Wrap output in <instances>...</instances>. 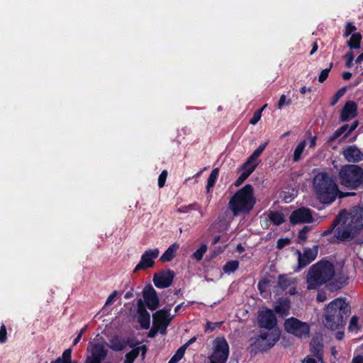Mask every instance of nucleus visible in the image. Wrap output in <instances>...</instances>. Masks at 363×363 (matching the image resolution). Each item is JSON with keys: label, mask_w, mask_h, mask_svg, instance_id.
<instances>
[{"label": "nucleus", "mask_w": 363, "mask_h": 363, "mask_svg": "<svg viewBox=\"0 0 363 363\" xmlns=\"http://www.w3.org/2000/svg\"><path fill=\"white\" fill-rule=\"evenodd\" d=\"M313 187L317 200L322 204L330 205L337 198L338 185L333 177L326 172H319L314 177Z\"/></svg>", "instance_id": "obj_1"}, {"label": "nucleus", "mask_w": 363, "mask_h": 363, "mask_svg": "<svg viewBox=\"0 0 363 363\" xmlns=\"http://www.w3.org/2000/svg\"><path fill=\"white\" fill-rule=\"evenodd\" d=\"M324 323L326 328L335 330L343 327L350 314V306L345 298L333 300L324 310Z\"/></svg>", "instance_id": "obj_2"}, {"label": "nucleus", "mask_w": 363, "mask_h": 363, "mask_svg": "<svg viewBox=\"0 0 363 363\" xmlns=\"http://www.w3.org/2000/svg\"><path fill=\"white\" fill-rule=\"evenodd\" d=\"M255 203L253 186L247 184L234 194L229 201L228 206L233 215L238 216L240 214H249Z\"/></svg>", "instance_id": "obj_3"}, {"label": "nucleus", "mask_w": 363, "mask_h": 363, "mask_svg": "<svg viewBox=\"0 0 363 363\" xmlns=\"http://www.w3.org/2000/svg\"><path fill=\"white\" fill-rule=\"evenodd\" d=\"M363 228V211H353L335 230V238L341 242L353 240Z\"/></svg>", "instance_id": "obj_4"}, {"label": "nucleus", "mask_w": 363, "mask_h": 363, "mask_svg": "<svg viewBox=\"0 0 363 363\" xmlns=\"http://www.w3.org/2000/svg\"><path fill=\"white\" fill-rule=\"evenodd\" d=\"M335 274L334 265L329 261L321 260L312 265L307 275L308 289L317 287L330 281Z\"/></svg>", "instance_id": "obj_5"}, {"label": "nucleus", "mask_w": 363, "mask_h": 363, "mask_svg": "<svg viewBox=\"0 0 363 363\" xmlns=\"http://www.w3.org/2000/svg\"><path fill=\"white\" fill-rule=\"evenodd\" d=\"M337 177L341 186L356 190L363 185V169L357 164H345L340 169Z\"/></svg>", "instance_id": "obj_6"}, {"label": "nucleus", "mask_w": 363, "mask_h": 363, "mask_svg": "<svg viewBox=\"0 0 363 363\" xmlns=\"http://www.w3.org/2000/svg\"><path fill=\"white\" fill-rule=\"evenodd\" d=\"M284 327L288 333L300 339L307 338L310 335L309 324L294 317L285 320Z\"/></svg>", "instance_id": "obj_7"}, {"label": "nucleus", "mask_w": 363, "mask_h": 363, "mask_svg": "<svg viewBox=\"0 0 363 363\" xmlns=\"http://www.w3.org/2000/svg\"><path fill=\"white\" fill-rule=\"evenodd\" d=\"M229 357V345L224 337H217L213 341V352L210 363H226Z\"/></svg>", "instance_id": "obj_8"}, {"label": "nucleus", "mask_w": 363, "mask_h": 363, "mask_svg": "<svg viewBox=\"0 0 363 363\" xmlns=\"http://www.w3.org/2000/svg\"><path fill=\"white\" fill-rule=\"evenodd\" d=\"M279 336L280 334L276 330L261 332L253 345L259 352H266L276 344L279 340Z\"/></svg>", "instance_id": "obj_9"}, {"label": "nucleus", "mask_w": 363, "mask_h": 363, "mask_svg": "<svg viewBox=\"0 0 363 363\" xmlns=\"http://www.w3.org/2000/svg\"><path fill=\"white\" fill-rule=\"evenodd\" d=\"M160 251L157 248L150 249L142 255L140 261L135 266L133 272H138L140 270H145L147 268L153 267L155 264V259L159 255Z\"/></svg>", "instance_id": "obj_10"}, {"label": "nucleus", "mask_w": 363, "mask_h": 363, "mask_svg": "<svg viewBox=\"0 0 363 363\" xmlns=\"http://www.w3.org/2000/svg\"><path fill=\"white\" fill-rule=\"evenodd\" d=\"M175 274L174 271L167 269L155 273L153 276V282L158 289H165L171 286Z\"/></svg>", "instance_id": "obj_11"}, {"label": "nucleus", "mask_w": 363, "mask_h": 363, "mask_svg": "<svg viewBox=\"0 0 363 363\" xmlns=\"http://www.w3.org/2000/svg\"><path fill=\"white\" fill-rule=\"evenodd\" d=\"M289 220L293 225L298 223H310L313 220L312 211L308 208H299L291 213Z\"/></svg>", "instance_id": "obj_12"}, {"label": "nucleus", "mask_w": 363, "mask_h": 363, "mask_svg": "<svg viewBox=\"0 0 363 363\" xmlns=\"http://www.w3.org/2000/svg\"><path fill=\"white\" fill-rule=\"evenodd\" d=\"M168 311L160 310L153 314V325L158 328L161 334L167 333V328L170 323Z\"/></svg>", "instance_id": "obj_13"}, {"label": "nucleus", "mask_w": 363, "mask_h": 363, "mask_svg": "<svg viewBox=\"0 0 363 363\" xmlns=\"http://www.w3.org/2000/svg\"><path fill=\"white\" fill-rule=\"evenodd\" d=\"M143 296L147 307L155 311L160 305V300L155 289L152 285L146 286L143 291Z\"/></svg>", "instance_id": "obj_14"}, {"label": "nucleus", "mask_w": 363, "mask_h": 363, "mask_svg": "<svg viewBox=\"0 0 363 363\" xmlns=\"http://www.w3.org/2000/svg\"><path fill=\"white\" fill-rule=\"evenodd\" d=\"M108 354V350H106L104 345L95 343L91 349V356L88 357L86 363H101Z\"/></svg>", "instance_id": "obj_15"}, {"label": "nucleus", "mask_w": 363, "mask_h": 363, "mask_svg": "<svg viewBox=\"0 0 363 363\" xmlns=\"http://www.w3.org/2000/svg\"><path fill=\"white\" fill-rule=\"evenodd\" d=\"M298 254L297 270H300L315 259L318 255V248L316 246L314 247V249L307 248L304 250L303 254H301L300 251H298Z\"/></svg>", "instance_id": "obj_16"}, {"label": "nucleus", "mask_w": 363, "mask_h": 363, "mask_svg": "<svg viewBox=\"0 0 363 363\" xmlns=\"http://www.w3.org/2000/svg\"><path fill=\"white\" fill-rule=\"evenodd\" d=\"M357 116V104L354 101H347L345 102L340 111V121L347 122Z\"/></svg>", "instance_id": "obj_17"}, {"label": "nucleus", "mask_w": 363, "mask_h": 363, "mask_svg": "<svg viewBox=\"0 0 363 363\" xmlns=\"http://www.w3.org/2000/svg\"><path fill=\"white\" fill-rule=\"evenodd\" d=\"M258 323L261 328L268 329L269 331L277 325V320L272 311L267 309L259 314Z\"/></svg>", "instance_id": "obj_18"}, {"label": "nucleus", "mask_w": 363, "mask_h": 363, "mask_svg": "<svg viewBox=\"0 0 363 363\" xmlns=\"http://www.w3.org/2000/svg\"><path fill=\"white\" fill-rule=\"evenodd\" d=\"M342 155L349 162L357 163L363 160V153L356 145L347 146L343 150Z\"/></svg>", "instance_id": "obj_19"}, {"label": "nucleus", "mask_w": 363, "mask_h": 363, "mask_svg": "<svg viewBox=\"0 0 363 363\" xmlns=\"http://www.w3.org/2000/svg\"><path fill=\"white\" fill-rule=\"evenodd\" d=\"M138 313L139 315L138 322L141 327L144 329H148L150 324V315L141 299L138 301Z\"/></svg>", "instance_id": "obj_20"}, {"label": "nucleus", "mask_w": 363, "mask_h": 363, "mask_svg": "<svg viewBox=\"0 0 363 363\" xmlns=\"http://www.w3.org/2000/svg\"><path fill=\"white\" fill-rule=\"evenodd\" d=\"M147 351V347L145 345L133 349L126 353L124 363H134L135 359L139 356L140 352H141L143 358H145Z\"/></svg>", "instance_id": "obj_21"}, {"label": "nucleus", "mask_w": 363, "mask_h": 363, "mask_svg": "<svg viewBox=\"0 0 363 363\" xmlns=\"http://www.w3.org/2000/svg\"><path fill=\"white\" fill-rule=\"evenodd\" d=\"M290 300L287 298H279L277 305L275 306V311L281 316H286L289 313Z\"/></svg>", "instance_id": "obj_22"}, {"label": "nucleus", "mask_w": 363, "mask_h": 363, "mask_svg": "<svg viewBox=\"0 0 363 363\" xmlns=\"http://www.w3.org/2000/svg\"><path fill=\"white\" fill-rule=\"evenodd\" d=\"M296 284L295 279L291 278L288 274H279L278 277L277 286L283 291H286L291 285Z\"/></svg>", "instance_id": "obj_23"}, {"label": "nucleus", "mask_w": 363, "mask_h": 363, "mask_svg": "<svg viewBox=\"0 0 363 363\" xmlns=\"http://www.w3.org/2000/svg\"><path fill=\"white\" fill-rule=\"evenodd\" d=\"M179 247V245L176 242L171 245L160 257V261L162 262L172 261L176 256V252Z\"/></svg>", "instance_id": "obj_24"}, {"label": "nucleus", "mask_w": 363, "mask_h": 363, "mask_svg": "<svg viewBox=\"0 0 363 363\" xmlns=\"http://www.w3.org/2000/svg\"><path fill=\"white\" fill-rule=\"evenodd\" d=\"M109 342L108 346L113 351H122L125 348V339L121 338L118 335H114Z\"/></svg>", "instance_id": "obj_25"}, {"label": "nucleus", "mask_w": 363, "mask_h": 363, "mask_svg": "<svg viewBox=\"0 0 363 363\" xmlns=\"http://www.w3.org/2000/svg\"><path fill=\"white\" fill-rule=\"evenodd\" d=\"M266 214L273 225L276 226L281 225L285 221L284 215L281 212L277 211H269Z\"/></svg>", "instance_id": "obj_26"}, {"label": "nucleus", "mask_w": 363, "mask_h": 363, "mask_svg": "<svg viewBox=\"0 0 363 363\" xmlns=\"http://www.w3.org/2000/svg\"><path fill=\"white\" fill-rule=\"evenodd\" d=\"M362 34L360 33H354L352 34L350 40L347 42V45L350 49H359L362 41Z\"/></svg>", "instance_id": "obj_27"}, {"label": "nucleus", "mask_w": 363, "mask_h": 363, "mask_svg": "<svg viewBox=\"0 0 363 363\" xmlns=\"http://www.w3.org/2000/svg\"><path fill=\"white\" fill-rule=\"evenodd\" d=\"M240 170L243 172L241 173L240 177L237 179L235 182V185L236 186H240L247 178L255 170V165L253 167H250L249 169H242L240 167Z\"/></svg>", "instance_id": "obj_28"}, {"label": "nucleus", "mask_w": 363, "mask_h": 363, "mask_svg": "<svg viewBox=\"0 0 363 363\" xmlns=\"http://www.w3.org/2000/svg\"><path fill=\"white\" fill-rule=\"evenodd\" d=\"M349 125L345 124L342 125L340 128L337 129L331 136H330L327 140L328 144L333 143L337 138L340 137L342 134H345L346 132L348 130Z\"/></svg>", "instance_id": "obj_29"}, {"label": "nucleus", "mask_w": 363, "mask_h": 363, "mask_svg": "<svg viewBox=\"0 0 363 363\" xmlns=\"http://www.w3.org/2000/svg\"><path fill=\"white\" fill-rule=\"evenodd\" d=\"M218 174H219L218 168H215L211 171V172L208 178L207 185L206 186L207 192H209L211 191V188H213V186L215 185L217 178L218 177Z\"/></svg>", "instance_id": "obj_30"}, {"label": "nucleus", "mask_w": 363, "mask_h": 363, "mask_svg": "<svg viewBox=\"0 0 363 363\" xmlns=\"http://www.w3.org/2000/svg\"><path fill=\"white\" fill-rule=\"evenodd\" d=\"M193 210L198 211L200 213L201 216H203V212L201 209V206L196 202L190 203L186 206H182L177 209V211L182 213H186Z\"/></svg>", "instance_id": "obj_31"}, {"label": "nucleus", "mask_w": 363, "mask_h": 363, "mask_svg": "<svg viewBox=\"0 0 363 363\" xmlns=\"http://www.w3.org/2000/svg\"><path fill=\"white\" fill-rule=\"evenodd\" d=\"M306 147V141L302 140L301 141L295 148L294 155H293V160L294 162H298L301 160V155L304 150V148Z\"/></svg>", "instance_id": "obj_32"}, {"label": "nucleus", "mask_w": 363, "mask_h": 363, "mask_svg": "<svg viewBox=\"0 0 363 363\" xmlns=\"http://www.w3.org/2000/svg\"><path fill=\"white\" fill-rule=\"evenodd\" d=\"M239 267V262L237 260L228 261L223 267L225 273L234 272Z\"/></svg>", "instance_id": "obj_33"}, {"label": "nucleus", "mask_w": 363, "mask_h": 363, "mask_svg": "<svg viewBox=\"0 0 363 363\" xmlns=\"http://www.w3.org/2000/svg\"><path fill=\"white\" fill-rule=\"evenodd\" d=\"M347 86H343V87L340 88V89H338L335 92V94L333 96V97L331 98V100L330 102V106H335L338 102L340 99L345 95V94L347 91Z\"/></svg>", "instance_id": "obj_34"}, {"label": "nucleus", "mask_w": 363, "mask_h": 363, "mask_svg": "<svg viewBox=\"0 0 363 363\" xmlns=\"http://www.w3.org/2000/svg\"><path fill=\"white\" fill-rule=\"evenodd\" d=\"M208 247L206 244H201L200 247L193 253L192 257L196 261L203 259V255L206 252Z\"/></svg>", "instance_id": "obj_35"}, {"label": "nucleus", "mask_w": 363, "mask_h": 363, "mask_svg": "<svg viewBox=\"0 0 363 363\" xmlns=\"http://www.w3.org/2000/svg\"><path fill=\"white\" fill-rule=\"evenodd\" d=\"M359 318L356 315H353L349 323L348 330L352 333H357L360 328L358 324Z\"/></svg>", "instance_id": "obj_36"}, {"label": "nucleus", "mask_w": 363, "mask_h": 363, "mask_svg": "<svg viewBox=\"0 0 363 363\" xmlns=\"http://www.w3.org/2000/svg\"><path fill=\"white\" fill-rule=\"evenodd\" d=\"M267 106V104H264L262 107L257 109L253 114L252 117L250 120V123L251 125H256L259 120L261 119L262 111L264 110V108Z\"/></svg>", "instance_id": "obj_37"}, {"label": "nucleus", "mask_w": 363, "mask_h": 363, "mask_svg": "<svg viewBox=\"0 0 363 363\" xmlns=\"http://www.w3.org/2000/svg\"><path fill=\"white\" fill-rule=\"evenodd\" d=\"M258 158L252 154L246 160V162L242 165V169H249L250 167L255 165V168L257 166V160Z\"/></svg>", "instance_id": "obj_38"}, {"label": "nucleus", "mask_w": 363, "mask_h": 363, "mask_svg": "<svg viewBox=\"0 0 363 363\" xmlns=\"http://www.w3.org/2000/svg\"><path fill=\"white\" fill-rule=\"evenodd\" d=\"M184 347H180L168 363H177L184 357Z\"/></svg>", "instance_id": "obj_39"}, {"label": "nucleus", "mask_w": 363, "mask_h": 363, "mask_svg": "<svg viewBox=\"0 0 363 363\" xmlns=\"http://www.w3.org/2000/svg\"><path fill=\"white\" fill-rule=\"evenodd\" d=\"M357 30L356 26L352 22H347L345 26V30L343 33V37L345 38H347L349 35H352V33H355Z\"/></svg>", "instance_id": "obj_40"}, {"label": "nucleus", "mask_w": 363, "mask_h": 363, "mask_svg": "<svg viewBox=\"0 0 363 363\" xmlns=\"http://www.w3.org/2000/svg\"><path fill=\"white\" fill-rule=\"evenodd\" d=\"M333 66V63L330 62L328 68H325L321 71L318 76V82L320 83H323L327 79L329 75V72H330Z\"/></svg>", "instance_id": "obj_41"}, {"label": "nucleus", "mask_w": 363, "mask_h": 363, "mask_svg": "<svg viewBox=\"0 0 363 363\" xmlns=\"http://www.w3.org/2000/svg\"><path fill=\"white\" fill-rule=\"evenodd\" d=\"M340 218L338 216H337L333 221V223L330 225V227L328 229L324 230L321 233V235L327 236V235L331 234L334 230H335V228H336L337 225H338L340 224Z\"/></svg>", "instance_id": "obj_42"}, {"label": "nucleus", "mask_w": 363, "mask_h": 363, "mask_svg": "<svg viewBox=\"0 0 363 363\" xmlns=\"http://www.w3.org/2000/svg\"><path fill=\"white\" fill-rule=\"evenodd\" d=\"M309 227L305 225L299 232L298 235V242L299 244H302L307 239V233L309 231Z\"/></svg>", "instance_id": "obj_43"}, {"label": "nucleus", "mask_w": 363, "mask_h": 363, "mask_svg": "<svg viewBox=\"0 0 363 363\" xmlns=\"http://www.w3.org/2000/svg\"><path fill=\"white\" fill-rule=\"evenodd\" d=\"M270 281L268 278L264 277L262 279L259 280L257 284V289L261 294L267 291V287L269 284Z\"/></svg>", "instance_id": "obj_44"}, {"label": "nucleus", "mask_w": 363, "mask_h": 363, "mask_svg": "<svg viewBox=\"0 0 363 363\" xmlns=\"http://www.w3.org/2000/svg\"><path fill=\"white\" fill-rule=\"evenodd\" d=\"M291 104V99L286 100V96L284 94L281 95L278 104L277 108L281 109L285 105L289 106Z\"/></svg>", "instance_id": "obj_45"}, {"label": "nucleus", "mask_w": 363, "mask_h": 363, "mask_svg": "<svg viewBox=\"0 0 363 363\" xmlns=\"http://www.w3.org/2000/svg\"><path fill=\"white\" fill-rule=\"evenodd\" d=\"M167 175L168 172L166 169L163 170L160 174L158 177V186L160 188H162L164 186Z\"/></svg>", "instance_id": "obj_46"}, {"label": "nucleus", "mask_w": 363, "mask_h": 363, "mask_svg": "<svg viewBox=\"0 0 363 363\" xmlns=\"http://www.w3.org/2000/svg\"><path fill=\"white\" fill-rule=\"evenodd\" d=\"M7 341V330L4 324L0 327V343L4 344Z\"/></svg>", "instance_id": "obj_47"}, {"label": "nucleus", "mask_w": 363, "mask_h": 363, "mask_svg": "<svg viewBox=\"0 0 363 363\" xmlns=\"http://www.w3.org/2000/svg\"><path fill=\"white\" fill-rule=\"evenodd\" d=\"M223 324V322H216V323H212V322H207L205 328V330H210L211 332L216 330L217 328H220V325Z\"/></svg>", "instance_id": "obj_48"}, {"label": "nucleus", "mask_w": 363, "mask_h": 363, "mask_svg": "<svg viewBox=\"0 0 363 363\" xmlns=\"http://www.w3.org/2000/svg\"><path fill=\"white\" fill-rule=\"evenodd\" d=\"M345 58L346 59L345 66L348 68H350L353 65L354 60V55L352 52H348L345 55Z\"/></svg>", "instance_id": "obj_49"}, {"label": "nucleus", "mask_w": 363, "mask_h": 363, "mask_svg": "<svg viewBox=\"0 0 363 363\" xmlns=\"http://www.w3.org/2000/svg\"><path fill=\"white\" fill-rule=\"evenodd\" d=\"M291 243V240L289 238H279L277 242V247L278 249H282L284 247L289 245Z\"/></svg>", "instance_id": "obj_50"}, {"label": "nucleus", "mask_w": 363, "mask_h": 363, "mask_svg": "<svg viewBox=\"0 0 363 363\" xmlns=\"http://www.w3.org/2000/svg\"><path fill=\"white\" fill-rule=\"evenodd\" d=\"M302 363H325L321 357H318L315 359L313 357L308 356L303 361Z\"/></svg>", "instance_id": "obj_51"}, {"label": "nucleus", "mask_w": 363, "mask_h": 363, "mask_svg": "<svg viewBox=\"0 0 363 363\" xmlns=\"http://www.w3.org/2000/svg\"><path fill=\"white\" fill-rule=\"evenodd\" d=\"M140 342H138V340L136 339H134V338H127L125 339V347L126 346H129L130 347H132L133 349L137 347L138 345L139 344Z\"/></svg>", "instance_id": "obj_52"}, {"label": "nucleus", "mask_w": 363, "mask_h": 363, "mask_svg": "<svg viewBox=\"0 0 363 363\" xmlns=\"http://www.w3.org/2000/svg\"><path fill=\"white\" fill-rule=\"evenodd\" d=\"M359 125V121H354L351 125H349L348 130L346 132V133L344 135V138H347L348 135L351 134L352 132H353Z\"/></svg>", "instance_id": "obj_53"}, {"label": "nucleus", "mask_w": 363, "mask_h": 363, "mask_svg": "<svg viewBox=\"0 0 363 363\" xmlns=\"http://www.w3.org/2000/svg\"><path fill=\"white\" fill-rule=\"evenodd\" d=\"M267 143L260 145L253 152L252 154L256 156L257 158L261 155V154L264 150Z\"/></svg>", "instance_id": "obj_54"}, {"label": "nucleus", "mask_w": 363, "mask_h": 363, "mask_svg": "<svg viewBox=\"0 0 363 363\" xmlns=\"http://www.w3.org/2000/svg\"><path fill=\"white\" fill-rule=\"evenodd\" d=\"M158 331H159L158 328L153 325L152 328L150 330V331L147 333V337H150V338L155 337L156 336V335L157 334Z\"/></svg>", "instance_id": "obj_55"}, {"label": "nucleus", "mask_w": 363, "mask_h": 363, "mask_svg": "<svg viewBox=\"0 0 363 363\" xmlns=\"http://www.w3.org/2000/svg\"><path fill=\"white\" fill-rule=\"evenodd\" d=\"M323 349V345L321 344H318L316 346L314 345L313 342L311 343V350L312 352H317V353H319L320 351H321Z\"/></svg>", "instance_id": "obj_56"}, {"label": "nucleus", "mask_w": 363, "mask_h": 363, "mask_svg": "<svg viewBox=\"0 0 363 363\" xmlns=\"http://www.w3.org/2000/svg\"><path fill=\"white\" fill-rule=\"evenodd\" d=\"M354 195H356L355 192H343L339 189L337 197L340 199H343V198H345L347 196H354Z\"/></svg>", "instance_id": "obj_57"}, {"label": "nucleus", "mask_w": 363, "mask_h": 363, "mask_svg": "<svg viewBox=\"0 0 363 363\" xmlns=\"http://www.w3.org/2000/svg\"><path fill=\"white\" fill-rule=\"evenodd\" d=\"M196 337H193L191 339H189L184 345L182 346V347H184V350L186 351V348L189 345L193 344L194 342H196Z\"/></svg>", "instance_id": "obj_58"}, {"label": "nucleus", "mask_w": 363, "mask_h": 363, "mask_svg": "<svg viewBox=\"0 0 363 363\" xmlns=\"http://www.w3.org/2000/svg\"><path fill=\"white\" fill-rule=\"evenodd\" d=\"M326 295L324 293H318L317 295V301L318 302H323L326 299Z\"/></svg>", "instance_id": "obj_59"}, {"label": "nucleus", "mask_w": 363, "mask_h": 363, "mask_svg": "<svg viewBox=\"0 0 363 363\" xmlns=\"http://www.w3.org/2000/svg\"><path fill=\"white\" fill-rule=\"evenodd\" d=\"M288 289H289L288 294H289L290 295H295L297 294L296 284L291 285Z\"/></svg>", "instance_id": "obj_60"}, {"label": "nucleus", "mask_w": 363, "mask_h": 363, "mask_svg": "<svg viewBox=\"0 0 363 363\" xmlns=\"http://www.w3.org/2000/svg\"><path fill=\"white\" fill-rule=\"evenodd\" d=\"M316 139H317L316 136H313V137L311 138V140L309 141V147L313 148V147H315V145H316Z\"/></svg>", "instance_id": "obj_61"}, {"label": "nucleus", "mask_w": 363, "mask_h": 363, "mask_svg": "<svg viewBox=\"0 0 363 363\" xmlns=\"http://www.w3.org/2000/svg\"><path fill=\"white\" fill-rule=\"evenodd\" d=\"M116 294H117L116 291H114L111 294H110L106 300V304L110 303L113 300V298L116 297Z\"/></svg>", "instance_id": "obj_62"}, {"label": "nucleus", "mask_w": 363, "mask_h": 363, "mask_svg": "<svg viewBox=\"0 0 363 363\" xmlns=\"http://www.w3.org/2000/svg\"><path fill=\"white\" fill-rule=\"evenodd\" d=\"M342 77L344 80H349L352 77V73L350 72H344L342 74Z\"/></svg>", "instance_id": "obj_63"}, {"label": "nucleus", "mask_w": 363, "mask_h": 363, "mask_svg": "<svg viewBox=\"0 0 363 363\" xmlns=\"http://www.w3.org/2000/svg\"><path fill=\"white\" fill-rule=\"evenodd\" d=\"M352 363H363V357L357 356L352 359Z\"/></svg>", "instance_id": "obj_64"}]
</instances>
